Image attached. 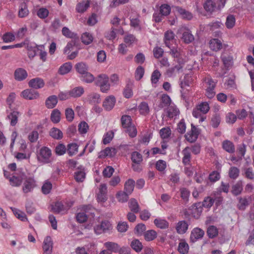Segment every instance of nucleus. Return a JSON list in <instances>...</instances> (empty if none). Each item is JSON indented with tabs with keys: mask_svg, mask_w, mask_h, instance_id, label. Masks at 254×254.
<instances>
[{
	"mask_svg": "<svg viewBox=\"0 0 254 254\" xmlns=\"http://www.w3.org/2000/svg\"><path fill=\"white\" fill-rule=\"evenodd\" d=\"M154 223L158 228L160 229H166L169 227V223L164 219H155Z\"/></svg>",
	"mask_w": 254,
	"mask_h": 254,
	"instance_id": "a18cd8bd",
	"label": "nucleus"
},
{
	"mask_svg": "<svg viewBox=\"0 0 254 254\" xmlns=\"http://www.w3.org/2000/svg\"><path fill=\"white\" fill-rule=\"evenodd\" d=\"M176 10L184 19L190 20L193 17L192 14L191 12L180 6L176 7Z\"/></svg>",
	"mask_w": 254,
	"mask_h": 254,
	"instance_id": "6ab92c4d",
	"label": "nucleus"
},
{
	"mask_svg": "<svg viewBox=\"0 0 254 254\" xmlns=\"http://www.w3.org/2000/svg\"><path fill=\"white\" fill-rule=\"evenodd\" d=\"M95 84L96 86L100 87V91L103 93H107L110 89L109 78L106 74L98 75L95 79Z\"/></svg>",
	"mask_w": 254,
	"mask_h": 254,
	"instance_id": "f03ea898",
	"label": "nucleus"
},
{
	"mask_svg": "<svg viewBox=\"0 0 254 254\" xmlns=\"http://www.w3.org/2000/svg\"><path fill=\"white\" fill-rule=\"evenodd\" d=\"M67 150L65 146L63 143L59 144L55 148V152L58 155H64Z\"/></svg>",
	"mask_w": 254,
	"mask_h": 254,
	"instance_id": "0e129e2a",
	"label": "nucleus"
},
{
	"mask_svg": "<svg viewBox=\"0 0 254 254\" xmlns=\"http://www.w3.org/2000/svg\"><path fill=\"white\" fill-rule=\"evenodd\" d=\"M180 31L182 32V39L185 43L189 44L194 40V38L193 35L191 34L190 30L181 28Z\"/></svg>",
	"mask_w": 254,
	"mask_h": 254,
	"instance_id": "4468645a",
	"label": "nucleus"
},
{
	"mask_svg": "<svg viewBox=\"0 0 254 254\" xmlns=\"http://www.w3.org/2000/svg\"><path fill=\"white\" fill-rule=\"evenodd\" d=\"M21 96L27 100H34L39 97V93L34 89H27L21 93Z\"/></svg>",
	"mask_w": 254,
	"mask_h": 254,
	"instance_id": "0eeeda50",
	"label": "nucleus"
},
{
	"mask_svg": "<svg viewBox=\"0 0 254 254\" xmlns=\"http://www.w3.org/2000/svg\"><path fill=\"white\" fill-rule=\"evenodd\" d=\"M36 187V181L33 177L25 179L23 183L22 190L24 193H27L33 191Z\"/></svg>",
	"mask_w": 254,
	"mask_h": 254,
	"instance_id": "39448f33",
	"label": "nucleus"
},
{
	"mask_svg": "<svg viewBox=\"0 0 254 254\" xmlns=\"http://www.w3.org/2000/svg\"><path fill=\"white\" fill-rule=\"evenodd\" d=\"M240 174V170L236 167H231L230 168L228 173L229 177L233 180L238 178Z\"/></svg>",
	"mask_w": 254,
	"mask_h": 254,
	"instance_id": "c03bdc74",
	"label": "nucleus"
},
{
	"mask_svg": "<svg viewBox=\"0 0 254 254\" xmlns=\"http://www.w3.org/2000/svg\"><path fill=\"white\" fill-rule=\"evenodd\" d=\"M122 125L123 127L127 128L131 124V118L128 115H123L121 118Z\"/></svg>",
	"mask_w": 254,
	"mask_h": 254,
	"instance_id": "13d9d810",
	"label": "nucleus"
},
{
	"mask_svg": "<svg viewBox=\"0 0 254 254\" xmlns=\"http://www.w3.org/2000/svg\"><path fill=\"white\" fill-rule=\"evenodd\" d=\"M76 71L81 75L88 72V66L83 63H79L75 66Z\"/></svg>",
	"mask_w": 254,
	"mask_h": 254,
	"instance_id": "4c0bfd02",
	"label": "nucleus"
},
{
	"mask_svg": "<svg viewBox=\"0 0 254 254\" xmlns=\"http://www.w3.org/2000/svg\"><path fill=\"white\" fill-rule=\"evenodd\" d=\"M243 190V186L241 183H237L232 187V192L235 195L240 194Z\"/></svg>",
	"mask_w": 254,
	"mask_h": 254,
	"instance_id": "69168bd1",
	"label": "nucleus"
},
{
	"mask_svg": "<svg viewBox=\"0 0 254 254\" xmlns=\"http://www.w3.org/2000/svg\"><path fill=\"white\" fill-rule=\"evenodd\" d=\"M52 188V183L48 181H46L42 187V191L45 194H49Z\"/></svg>",
	"mask_w": 254,
	"mask_h": 254,
	"instance_id": "e2e57ef3",
	"label": "nucleus"
},
{
	"mask_svg": "<svg viewBox=\"0 0 254 254\" xmlns=\"http://www.w3.org/2000/svg\"><path fill=\"white\" fill-rule=\"evenodd\" d=\"M167 116L169 118L177 116L179 113V109L175 106H170L166 109Z\"/></svg>",
	"mask_w": 254,
	"mask_h": 254,
	"instance_id": "cd10ccee",
	"label": "nucleus"
},
{
	"mask_svg": "<svg viewBox=\"0 0 254 254\" xmlns=\"http://www.w3.org/2000/svg\"><path fill=\"white\" fill-rule=\"evenodd\" d=\"M203 81L204 82L206 96L209 99H212L216 94L215 88L217 81L214 80L209 75L204 77Z\"/></svg>",
	"mask_w": 254,
	"mask_h": 254,
	"instance_id": "f257e3e1",
	"label": "nucleus"
},
{
	"mask_svg": "<svg viewBox=\"0 0 254 254\" xmlns=\"http://www.w3.org/2000/svg\"><path fill=\"white\" fill-rule=\"evenodd\" d=\"M155 167L158 171L163 172L167 167L166 162L163 160H159L156 162Z\"/></svg>",
	"mask_w": 254,
	"mask_h": 254,
	"instance_id": "680f3d73",
	"label": "nucleus"
},
{
	"mask_svg": "<svg viewBox=\"0 0 254 254\" xmlns=\"http://www.w3.org/2000/svg\"><path fill=\"white\" fill-rule=\"evenodd\" d=\"M138 110L140 114L142 115H148L149 113L148 105L145 102H142L139 105Z\"/></svg>",
	"mask_w": 254,
	"mask_h": 254,
	"instance_id": "79ce46f5",
	"label": "nucleus"
},
{
	"mask_svg": "<svg viewBox=\"0 0 254 254\" xmlns=\"http://www.w3.org/2000/svg\"><path fill=\"white\" fill-rule=\"evenodd\" d=\"M14 75L15 80L22 81L27 78L28 73L24 68H18L15 70Z\"/></svg>",
	"mask_w": 254,
	"mask_h": 254,
	"instance_id": "dca6fc26",
	"label": "nucleus"
},
{
	"mask_svg": "<svg viewBox=\"0 0 254 254\" xmlns=\"http://www.w3.org/2000/svg\"><path fill=\"white\" fill-rule=\"evenodd\" d=\"M28 85L33 89H38L45 86V82L42 78L36 77L29 80Z\"/></svg>",
	"mask_w": 254,
	"mask_h": 254,
	"instance_id": "9b49d317",
	"label": "nucleus"
},
{
	"mask_svg": "<svg viewBox=\"0 0 254 254\" xmlns=\"http://www.w3.org/2000/svg\"><path fill=\"white\" fill-rule=\"evenodd\" d=\"M196 108L200 110V112L203 114H206L210 109L209 104L206 102H201L196 106Z\"/></svg>",
	"mask_w": 254,
	"mask_h": 254,
	"instance_id": "3c124183",
	"label": "nucleus"
},
{
	"mask_svg": "<svg viewBox=\"0 0 254 254\" xmlns=\"http://www.w3.org/2000/svg\"><path fill=\"white\" fill-rule=\"evenodd\" d=\"M238 199L239 203L237 205L238 209L241 210H244L249 204L247 198L246 197H239Z\"/></svg>",
	"mask_w": 254,
	"mask_h": 254,
	"instance_id": "603ef678",
	"label": "nucleus"
},
{
	"mask_svg": "<svg viewBox=\"0 0 254 254\" xmlns=\"http://www.w3.org/2000/svg\"><path fill=\"white\" fill-rule=\"evenodd\" d=\"M134 184L135 182L132 179H128L125 184L124 191L130 195L133 190Z\"/></svg>",
	"mask_w": 254,
	"mask_h": 254,
	"instance_id": "7c9ffc66",
	"label": "nucleus"
},
{
	"mask_svg": "<svg viewBox=\"0 0 254 254\" xmlns=\"http://www.w3.org/2000/svg\"><path fill=\"white\" fill-rule=\"evenodd\" d=\"M144 239L147 241H151L157 237V233L153 230H148L144 233Z\"/></svg>",
	"mask_w": 254,
	"mask_h": 254,
	"instance_id": "a19ab883",
	"label": "nucleus"
},
{
	"mask_svg": "<svg viewBox=\"0 0 254 254\" xmlns=\"http://www.w3.org/2000/svg\"><path fill=\"white\" fill-rule=\"evenodd\" d=\"M202 205L201 203H196L192 205V214L194 218H198L202 212Z\"/></svg>",
	"mask_w": 254,
	"mask_h": 254,
	"instance_id": "b1692460",
	"label": "nucleus"
},
{
	"mask_svg": "<svg viewBox=\"0 0 254 254\" xmlns=\"http://www.w3.org/2000/svg\"><path fill=\"white\" fill-rule=\"evenodd\" d=\"M189 250V246L188 243L184 240H182L179 243L178 251L181 254H187Z\"/></svg>",
	"mask_w": 254,
	"mask_h": 254,
	"instance_id": "f704fd0d",
	"label": "nucleus"
},
{
	"mask_svg": "<svg viewBox=\"0 0 254 254\" xmlns=\"http://www.w3.org/2000/svg\"><path fill=\"white\" fill-rule=\"evenodd\" d=\"M51 120L54 123H58L61 120V112L58 109H54L51 114Z\"/></svg>",
	"mask_w": 254,
	"mask_h": 254,
	"instance_id": "de8ad7c7",
	"label": "nucleus"
},
{
	"mask_svg": "<svg viewBox=\"0 0 254 254\" xmlns=\"http://www.w3.org/2000/svg\"><path fill=\"white\" fill-rule=\"evenodd\" d=\"M81 39L84 44L89 45L93 41V37L90 33L85 32L82 35Z\"/></svg>",
	"mask_w": 254,
	"mask_h": 254,
	"instance_id": "09e8293b",
	"label": "nucleus"
},
{
	"mask_svg": "<svg viewBox=\"0 0 254 254\" xmlns=\"http://www.w3.org/2000/svg\"><path fill=\"white\" fill-rule=\"evenodd\" d=\"M171 103V100L167 94H163L161 98L160 103L159 107L161 109L166 107H169Z\"/></svg>",
	"mask_w": 254,
	"mask_h": 254,
	"instance_id": "bb28decb",
	"label": "nucleus"
},
{
	"mask_svg": "<svg viewBox=\"0 0 254 254\" xmlns=\"http://www.w3.org/2000/svg\"><path fill=\"white\" fill-rule=\"evenodd\" d=\"M29 11L25 3H21L18 11V15L20 17L23 18L27 16Z\"/></svg>",
	"mask_w": 254,
	"mask_h": 254,
	"instance_id": "5fc2aeb1",
	"label": "nucleus"
},
{
	"mask_svg": "<svg viewBox=\"0 0 254 254\" xmlns=\"http://www.w3.org/2000/svg\"><path fill=\"white\" fill-rule=\"evenodd\" d=\"M69 91L71 97L75 98L81 97L84 93V89L82 86H78L73 88Z\"/></svg>",
	"mask_w": 254,
	"mask_h": 254,
	"instance_id": "a878e982",
	"label": "nucleus"
},
{
	"mask_svg": "<svg viewBox=\"0 0 254 254\" xmlns=\"http://www.w3.org/2000/svg\"><path fill=\"white\" fill-rule=\"evenodd\" d=\"M159 133L162 138L166 139L170 136L171 130L169 127H165L160 130Z\"/></svg>",
	"mask_w": 254,
	"mask_h": 254,
	"instance_id": "4d7b16f0",
	"label": "nucleus"
},
{
	"mask_svg": "<svg viewBox=\"0 0 254 254\" xmlns=\"http://www.w3.org/2000/svg\"><path fill=\"white\" fill-rule=\"evenodd\" d=\"M25 173L20 172L19 174L13 175L9 178L10 184L12 187H19L22 184V181L25 177Z\"/></svg>",
	"mask_w": 254,
	"mask_h": 254,
	"instance_id": "423d86ee",
	"label": "nucleus"
},
{
	"mask_svg": "<svg viewBox=\"0 0 254 254\" xmlns=\"http://www.w3.org/2000/svg\"><path fill=\"white\" fill-rule=\"evenodd\" d=\"M50 135L51 137L56 139H61L63 137L62 131L56 127L51 128L50 131Z\"/></svg>",
	"mask_w": 254,
	"mask_h": 254,
	"instance_id": "c9c22d12",
	"label": "nucleus"
},
{
	"mask_svg": "<svg viewBox=\"0 0 254 254\" xmlns=\"http://www.w3.org/2000/svg\"><path fill=\"white\" fill-rule=\"evenodd\" d=\"M89 129V126L85 121L80 122L78 126V130L81 134H86Z\"/></svg>",
	"mask_w": 254,
	"mask_h": 254,
	"instance_id": "8fccbe9b",
	"label": "nucleus"
},
{
	"mask_svg": "<svg viewBox=\"0 0 254 254\" xmlns=\"http://www.w3.org/2000/svg\"><path fill=\"white\" fill-rule=\"evenodd\" d=\"M81 78L82 81L86 83H91L93 81H95V79L94 76L88 72L81 75Z\"/></svg>",
	"mask_w": 254,
	"mask_h": 254,
	"instance_id": "338daca9",
	"label": "nucleus"
},
{
	"mask_svg": "<svg viewBox=\"0 0 254 254\" xmlns=\"http://www.w3.org/2000/svg\"><path fill=\"white\" fill-rule=\"evenodd\" d=\"M161 73L158 70H155L152 73L151 81L152 84H156L161 77Z\"/></svg>",
	"mask_w": 254,
	"mask_h": 254,
	"instance_id": "774afa93",
	"label": "nucleus"
},
{
	"mask_svg": "<svg viewBox=\"0 0 254 254\" xmlns=\"http://www.w3.org/2000/svg\"><path fill=\"white\" fill-rule=\"evenodd\" d=\"M204 235V231L199 228H194L191 232L190 241L192 243L201 239Z\"/></svg>",
	"mask_w": 254,
	"mask_h": 254,
	"instance_id": "1a4fd4ad",
	"label": "nucleus"
},
{
	"mask_svg": "<svg viewBox=\"0 0 254 254\" xmlns=\"http://www.w3.org/2000/svg\"><path fill=\"white\" fill-rule=\"evenodd\" d=\"M236 23V19L233 15L229 14L226 18L225 22L226 26L228 29H231L234 27Z\"/></svg>",
	"mask_w": 254,
	"mask_h": 254,
	"instance_id": "49530a36",
	"label": "nucleus"
},
{
	"mask_svg": "<svg viewBox=\"0 0 254 254\" xmlns=\"http://www.w3.org/2000/svg\"><path fill=\"white\" fill-rule=\"evenodd\" d=\"M105 248L110 252L117 253L120 249V246L115 242H107L104 244Z\"/></svg>",
	"mask_w": 254,
	"mask_h": 254,
	"instance_id": "2f4dec72",
	"label": "nucleus"
},
{
	"mask_svg": "<svg viewBox=\"0 0 254 254\" xmlns=\"http://www.w3.org/2000/svg\"><path fill=\"white\" fill-rule=\"evenodd\" d=\"M7 116L6 119H8L10 121V126L14 127L18 123V117L20 115L19 112L16 110H11L10 112L7 111Z\"/></svg>",
	"mask_w": 254,
	"mask_h": 254,
	"instance_id": "6e6552de",
	"label": "nucleus"
},
{
	"mask_svg": "<svg viewBox=\"0 0 254 254\" xmlns=\"http://www.w3.org/2000/svg\"><path fill=\"white\" fill-rule=\"evenodd\" d=\"M175 34L171 31H167L165 33L164 42L165 45L169 48H171V41H173Z\"/></svg>",
	"mask_w": 254,
	"mask_h": 254,
	"instance_id": "473e14b6",
	"label": "nucleus"
},
{
	"mask_svg": "<svg viewBox=\"0 0 254 254\" xmlns=\"http://www.w3.org/2000/svg\"><path fill=\"white\" fill-rule=\"evenodd\" d=\"M203 7L206 11L212 12L218 7V4L212 0H206L203 4Z\"/></svg>",
	"mask_w": 254,
	"mask_h": 254,
	"instance_id": "393cba45",
	"label": "nucleus"
},
{
	"mask_svg": "<svg viewBox=\"0 0 254 254\" xmlns=\"http://www.w3.org/2000/svg\"><path fill=\"white\" fill-rule=\"evenodd\" d=\"M52 150L46 146L42 147L37 154L38 160L43 163H49L51 162Z\"/></svg>",
	"mask_w": 254,
	"mask_h": 254,
	"instance_id": "7ed1b4c3",
	"label": "nucleus"
},
{
	"mask_svg": "<svg viewBox=\"0 0 254 254\" xmlns=\"http://www.w3.org/2000/svg\"><path fill=\"white\" fill-rule=\"evenodd\" d=\"M182 154L183 155V163L185 165H190L191 159V148L189 147H186L183 150Z\"/></svg>",
	"mask_w": 254,
	"mask_h": 254,
	"instance_id": "2eb2a0df",
	"label": "nucleus"
},
{
	"mask_svg": "<svg viewBox=\"0 0 254 254\" xmlns=\"http://www.w3.org/2000/svg\"><path fill=\"white\" fill-rule=\"evenodd\" d=\"M129 194H128L126 191H120L117 192L116 194V197L118 200V201L124 203L127 202L128 199V195Z\"/></svg>",
	"mask_w": 254,
	"mask_h": 254,
	"instance_id": "37998d69",
	"label": "nucleus"
},
{
	"mask_svg": "<svg viewBox=\"0 0 254 254\" xmlns=\"http://www.w3.org/2000/svg\"><path fill=\"white\" fill-rule=\"evenodd\" d=\"M53 245L52 238L50 236L46 237L43 242L44 254H52Z\"/></svg>",
	"mask_w": 254,
	"mask_h": 254,
	"instance_id": "ddd939ff",
	"label": "nucleus"
},
{
	"mask_svg": "<svg viewBox=\"0 0 254 254\" xmlns=\"http://www.w3.org/2000/svg\"><path fill=\"white\" fill-rule=\"evenodd\" d=\"M26 49L28 51V55L29 58H34L36 54L37 47L31 44H26Z\"/></svg>",
	"mask_w": 254,
	"mask_h": 254,
	"instance_id": "864d4df0",
	"label": "nucleus"
},
{
	"mask_svg": "<svg viewBox=\"0 0 254 254\" xmlns=\"http://www.w3.org/2000/svg\"><path fill=\"white\" fill-rule=\"evenodd\" d=\"M112 229L111 224L107 220L102 221L101 224L97 225L94 228L95 233L98 235L107 233Z\"/></svg>",
	"mask_w": 254,
	"mask_h": 254,
	"instance_id": "20e7f679",
	"label": "nucleus"
},
{
	"mask_svg": "<svg viewBox=\"0 0 254 254\" xmlns=\"http://www.w3.org/2000/svg\"><path fill=\"white\" fill-rule=\"evenodd\" d=\"M128 207L130 210L133 213H138L140 210L139 204L134 198H131L128 202Z\"/></svg>",
	"mask_w": 254,
	"mask_h": 254,
	"instance_id": "72a5a7b5",
	"label": "nucleus"
},
{
	"mask_svg": "<svg viewBox=\"0 0 254 254\" xmlns=\"http://www.w3.org/2000/svg\"><path fill=\"white\" fill-rule=\"evenodd\" d=\"M209 47L213 51H217L222 48V44L219 39H213L209 42Z\"/></svg>",
	"mask_w": 254,
	"mask_h": 254,
	"instance_id": "c85d7f7f",
	"label": "nucleus"
},
{
	"mask_svg": "<svg viewBox=\"0 0 254 254\" xmlns=\"http://www.w3.org/2000/svg\"><path fill=\"white\" fill-rule=\"evenodd\" d=\"M89 6L90 0H84L76 4L75 9L78 13H83L87 10Z\"/></svg>",
	"mask_w": 254,
	"mask_h": 254,
	"instance_id": "f3484780",
	"label": "nucleus"
},
{
	"mask_svg": "<svg viewBox=\"0 0 254 254\" xmlns=\"http://www.w3.org/2000/svg\"><path fill=\"white\" fill-rule=\"evenodd\" d=\"M52 210L54 212L57 213H66V208L63 202L61 201H57L52 206Z\"/></svg>",
	"mask_w": 254,
	"mask_h": 254,
	"instance_id": "aec40b11",
	"label": "nucleus"
},
{
	"mask_svg": "<svg viewBox=\"0 0 254 254\" xmlns=\"http://www.w3.org/2000/svg\"><path fill=\"white\" fill-rule=\"evenodd\" d=\"M116 100L113 95L107 97L103 102V107L106 111H111L114 107Z\"/></svg>",
	"mask_w": 254,
	"mask_h": 254,
	"instance_id": "f8f14e48",
	"label": "nucleus"
},
{
	"mask_svg": "<svg viewBox=\"0 0 254 254\" xmlns=\"http://www.w3.org/2000/svg\"><path fill=\"white\" fill-rule=\"evenodd\" d=\"M130 246L136 252H139L142 249V245L140 241L137 239L133 240Z\"/></svg>",
	"mask_w": 254,
	"mask_h": 254,
	"instance_id": "6e6d98bb",
	"label": "nucleus"
},
{
	"mask_svg": "<svg viewBox=\"0 0 254 254\" xmlns=\"http://www.w3.org/2000/svg\"><path fill=\"white\" fill-rule=\"evenodd\" d=\"M78 145L76 143L68 144L67 147V152L70 156L75 155L78 152Z\"/></svg>",
	"mask_w": 254,
	"mask_h": 254,
	"instance_id": "58836bf2",
	"label": "nucleus"
},
{
	"mask_svg": "<svg viewBox=\"0 0 254 254\" xmlns=\"http://www.w3.org/2000/svg\"><path fill=\"white\" fill-rule=\"evenodd\" d=\"M222 148L226 152L229 153H233L235 151L234 143L230 140H225L222 142Z\"/></svg>",
	"mask_w": 254,
	"mask_h": 254,
	"instance_id": "5701e85b",
	"label": "nucleus"
},
{
	"mask_svg": "<svg viewBox=\"0 0 254 254\" xmlns=\"http://www.w3.org/2000/svg\"><path fill=\"white\" fill-rule=\"evenodd\" d=\"M72 67V66L70 63H65L61 66L59 69V73L62 75L67 74L70 71Z\"/></svg>",
	"mask_w": 254,
	"mask_h": 254,
	"instance_id": "e433bc0d",
	"label": "nucleus"
},
{
	"mask_svg": "<svg viewBox=\"0 0 254 254\" xmlns=\"http://www.w3.org/2000/svg\"><path fill=\"white\" fill-rule=\"evenodd\" d=\"M177 62L178 63V64L175 65L174 66L169 68L166 71V74L169 77L173 76L176 72H179L180 69L183 67V63H181L179 60H177Z\"/></svg>",
	"mask_w": 254,
	"mask_h": 254,
	"instance_id": "4be33fe9",
	"label": "nucleus"
},
{
	"mask_svg": "<svg viewBox=\"0 0 254 254\" xmlns=\"http://www.w3.org/2000/svg\"><path fill=\"white\" fill-rule=\"evenodd\" d=\"M87 99L89 104L92 105L98 104L101 101L100 95L95 93H93L88 95Z\"/></svg>",
	"mask_w": 254,
	"mask_h": 254,
	"instance_id": "c756f323",
	"label": "nucleus"
},
{
	"mask_svg": "<svg viewBox=\"0 0 254 254\" xmlns=\"http://www.w3.org/2000/svg\"><path fill=\"white\" fill-rule=\"evenodd\" d=\"M191 130L186 135V138L190 142L192 143L195 142L197 139L199 132L197 128L192 124H191Z\"/></svg>",
	"mask_w": 254,
	"mask_h": 254,
	"instance_id": "9d476101",
	"label": "nucleus"
},
{
	"mask_svg": "<svg viewBox=\"0 0 254 254\" xmlns=\"http://www.w3.org/2000/svg\"><path fill=\"white\" fill-rule=\"evenodd\" d=\"M58 102V97L56 95L48 97L45 101V105L48 109H53L56 107Z\"/></svg>",
	"mask_w": 254,
	"mask_h": 254,
	"instance_id": "412c9836",
	"label": "nucleus"
},
{
	"mask_svg": "<svg viewBox=\"0 0 254 254\" xmlns=\"http://www.w3.org/2000/svg\"><path fill=\"white\" fill-rule=\"evenodd\" d=\"M171 7L167 4H163L160 6L159 12L164 16L168 15L171 12Z\"/></svg>",
	"mask_w": 254,
	"mask_h": 254,
	"instance_id": "bf43d9fd",
	"label": "nucleus"
},
{
	"mask_svg": "<svg viewBox=\"0 0 254 254\" xmlns=\"http://www.w3.org/2000/svg\"><path fill=\"white\" fill-rule=\"evenodd\" d=\"M206 232L208 237L211 239L216 237L218 235V229L213 225L209 226Z\"/></svg>",
	"mask_w": 254,
	"mask_h": 254,
	"instance_id": "ea45409f",
	"label": "nucleus"
},
{
	"mask_svg": "<svg viewBox=\"0 0 254 254\" xmlns=\"http://www.w3.org/2000/svg\"><path fill=\"white\" fill-rule=\"evenodd\" d=\"M131 159L134 164H140L142 161V155L136 151L132 152Z\"/></svg>",
	"mask_w": 254,
	"mask_h": 254,
	"instance_id": "052dcab7",
	"label": "nucleus"
},
{
	"mask_svg": "<svg viewBox=\"0 0 254 254\" xmlns=\"http://www.w3.org/2000/svg\"><path fill=\"white\" fill-rule=\"evenodd\" d=\"M189 224L185 221H179L177 224L176 229L177 232L179 234H185L188 229Z\"/></svg>",
	"mask_w": 254,
	"mask_h": 254,
	"instance_id": "a211bd4d",
	"label": "nucleus"
}]
</instances>
